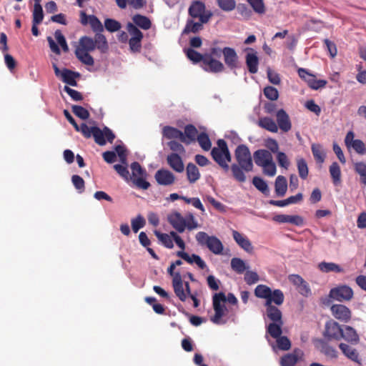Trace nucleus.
<instances>
[{"instance_id":"nucleus-1","label":"nucleus","mask_w":366,"mask_h":366,"mask_svg":"<svg viewBox=\"0 0 366 366\" xmlns=\"http://www.w3.org/2000/svg\"><path fill=\"white\" fill-rule=\"evenodd\" d=\"M76 131L81 132L83 136L87 139L92 136L95 142L100 146L105 145L107 141L112 143L115 139V134L107 127H104L103 129H101L98 127H89L86 124L82 123L81 125H79V129Z\"/></svg>"},{"instance_id":"nucleus-2","label":"nucleus","mask_w":366,"mask_h":366,"mask_svg":"<svg viewBox=\"0 0 366 366\" xmlns=\"http://www.w3.org/2000/svg\"><path fill=\"white\" fill-rule=\"evenodd\" d=\"M167 221L178 232L182 233L186 229L192 231L199 227L194 214L189 212L185 217L177 211H172L167 215Z\"/></svg>"},{"instance_id":"nucleus-3","label":"nucleus","mask_w":366,"mask_h":366,"mask_svg":"<svg viewBox=\"0 0 366 366\" xmlns=\"http://www.w3.org/2000/svg\"><path fill=\"white\" fill-rule=\"evenodd\" d=\"M228 302L232 305H237V299L232 293L227 296L224 292L215 293L212 297V305L214 310V315L211 317V321L215 324L222 323V318L225 315L227 308L224 303Z\"/></svg>"},{"instance_id":"nucleus-4","label":"nucleus","mask_w":366,"mask_h":366,"mask_svg":"<svg viewBox=\"0 0 366 366\" xmlns=\"http://www.w3.org/2000/svg\"><path fill=\"white\" fill-rule=\"evenodd\" d=\"M217 147L211 150L213 160L225 172L229 169V163L232 161V155L228 149L227 144L224 139H218Z\"/></svg>"},{"instance_id":"nucleus-5","label":"nucleus","mask_w":366,"mask_h":366,"mask_svg":"<svg viewBox=\"0 0 366 366\" xmlns=\"http://www.w3.org/2000/svg\"><path fill=\"white\" fill-rule=\"evenodd\" d=\"M255 164L262 168L263 173L269 177L275 175L277 169L271 152L266 149H258L253 154Z\"/></svg>"},{"instance_id":"nucleus-6","label":"nucleus","mask_w":366,"mask_h":366,"mask_svg":"<svg viewBox=\"0 0 366 366\" xmlns=\"http://www.w3.org/2000/svg\"><path fill=\"white\" fill-rule=\"evenodd\" d=\"M254 295L258 298L264 299L266 301L271 300L276 305H281L285 300V296L282 290L277 289L272 290L270 287L265 285H259L254 290Z\"/></svg>"},{"instance_id":"nucleus-7","label":"nucleus","mask_w":366,"mask_h":366,"mask_svg":"<svg viewBox=\"0 0 366 366\" xmlns=\"http://www.w3.org/2000/svg\"><path fill=\"white\" fill-rule=\"evenodd\" d=\"M197 242L206 246L214 254H222L224 247L222 242L215 236H209L204 232H199L196 234Z\"/></svg>"},{"instance_id":"nucleus-8","label":"nucleus","mask_w":366,"mask_h":366,"mask_svg":"<svg viewBox=\"0 0 366 366\" xmlns=\"http://www.w3.org/2000/svg\"><path fill=\"white\" fill-rule=\"evenodd\" d=\"M234 155L237 164L245 172H251L253 169V163L251 153L247 146L240 144L235 149Z\"/></svg>"},{"instance_id":"nucleus-9","label":"nucleus","mask_w":366,"mask_h":366,"mask_svg":"<svg viewBox=\"0 0 366 366\" xmlns=\"http://www.w3.org/2000/svg\"><path fill=\"white\" fill-rule=\"evenodd\" d=\"M188 14L192 19L202 20V22H208L212 16L210 11L206 10L204 3L201 1H193L190 4Z\"/></svg>"},{"instance_id":"nucleus-10","label":"nucleus","mask_w":366,"mask_h":366,"mask_svg":"<svg viewBox=\"0 0 366 366\" xmlns=\"http://www.w3.org/2000/svg\"><path fill=\"white\" fill-rule=\"evenodd\" d=\"M177 245L184 250L185 249V243L180 236L177 237L174 240ZM177 256L181 257L189 264L195 263L200 269H204L207 267L204 261L197 254H193L191 256L184 251H178Z\"/></svg>"},{"instance_id":"nucleus-11","label":"nucleus","mask_w":366,"mask_h":366,"mask_svg":"<svg viewBox=\"0 0 366 366\" xmlns=\"http://www.w3.org/2000/svg\"><path fill=\"white\" fill-rule=\"evenodd\" d=\"M353 296L352 289L346 285H340L332 288L329 293L330 298L340 302H349L353 298Z\"/></svg>"},{"instance_id":"nucleus-12","label":"nucleus","mask_w":366,"mask_h":366,"mask_svg":"<svg viewBox=\"0 0 366 366\" xmlns=\"http://www.w3.org/2000/svg\"><path fill=\"white\" fill-rule=\"evenodd\" d=\"M245 53V64L250 74H256L258 71L259 59L257 51L252 47H246L243 49Z\"/></svg>"},{"instance_id":"nucleus-13","label":"nucleus","mask_w":366,"mask_h":366,"mask_svg":"<svg viewBox=\"0 0 366 366\" xmlns=\"http://www.w3.org/2000/svg\"><path fill=\"white\" fill-rule=\"evenodd\" d=\"M330 310L332 315L341 322L347 323L352 318L351 310L345 305L334 304Z\"/></svg>"},{"instance_id":"nucleus-14","label":"nucleus","mask_w":366,"mask_h":366,"mask_svg":"<svg viewBox=\"0 0 366 366\" xmlns=\"http://www.w3.org/2000/svg\"><path fill=\"white\" fill-rule=\"evenodd\" d=\"M80 22L86 26L88 24L95 34L102 33L104 31V26L100 20L94 15H87L85 11H80Z\"/></svg>"},{"instance_id":"nucleus-15","label":"nucleus","mask_w":366,"mask_h":366,"mask_svg":"<svg viewBox=\"0 0 366 366\" xmlns=\"http://www.w3.org/2000/svg\"><path fill=\"white\" fill-rule=\"evenodd\" d=\"M342 328L335 320H330L325 324L324 336L328 340H340L342 337Z\"/></svg>"},{"instance_id":"nucleus-16","label":"nucleus","mask_w":366,"mask_h":366,"mask_svg":"<svg viewBox=\"0 0 366 366\" xmlns=\"http://www.w3.org/2000/svg\"><path fill=\"white\" fill-rule=\"evenodd\" d=\"M224 61L227 66L234 70L239 67V57L234 49L226 46L222 49Z\"/></svg>"},{"instance_id":"nucleus-17","label":"nucleus","mask_w":366,"mask_h":366,"mask_svg":"<svg viewBox=\"0 0 366 366\" xmlns=\"http://www.w3.org/2000/svg\"><path fill=\"white\" fill-rule=\"evenodd\" d=\"M202 67L204 71L210 73H219L224 70V64L220 61L214 59L211 55H205Z\"/></svg>"},{"instance_id":"nucleus-18","label":"nucleus","mask_w":366,"mask_h":366,"mask_svg":"<svg viewBox=\"0 0 366 366\" xmlns=\"http://www.w3.org/2000/svg\"><path fill=\"white\" fill-rule=\"evenodd\" d=\"M304 352L302 350L296 348L292 352L285 355L281 357V366H295L299 362L302 360Z\"/></svg>"},{"instance_id":"nucleus-19","label":"nucleus","mask_w":366,"mask_h":366,"mask_svg":"<svg viewBox=\"0 0 366 366\" xmlns=\"http://www.w3.org/2000/svg\"><path fill=\"white\" fill-rule=\"evenodd\" d=\"M154 178L159 185L169 186L175 182V176L168 169H161L156 172Z\"/></svg>"},{"instance_id":"nucleus-20","label":"nucleus","mask_w":366,"mask_h":366,"mask_svg":"<svg viewBox=\"0 0 366 366\" xmlns=\"http://www.w3.org/2000/svg\"><path fill=\"white\" fill-rule=\"evenodd\" d=\"M277 127L284 132H289L292 128V123L287 112L281 109L276 114Z\"/></svg>"},{"instance_id":"nucleus-21","label":"nucleus","mask_w":366,"mask_h":366,"mask_svg":"<svg viewBox=\"0 0 366 366\" xmlns=\"http://www.w3.org/2000/svg\"><path fill=\"white\" fill-rule=\"evenodd\" d=\"M172 287L176 296L182 302H184L187 300V293L184 292V282L180 274H176L172 279Z\"/></svg>"},{"instance_id":"nucleus-22","label":"nucleus","mask_w":366,"mask_h":366,"mask_svg":"<svg viewBox=\"0 0 366 366\" xmlns=\"http://www.w3.org/2000/svg\"><path fill=\"white\" fill-rule=\"evenodd\" d=\"M274 302L265 301L264 306L266 307V313L267 317L272 321L275 322H283L282 312L274 305H272Z\"/></svg>"},{"instance_id":"nucleus-23","label":"nucleus","mask_w":366,"mask_h":366,"mask_svg":"<svg viewBox=\"0 0 366 366\" xmlns=\"http://www.w3.org/2000/svg\"><path fill=\"white\" fill-rule=\"evenodd\" d=\"M273 220L279 223H290L296 226H301L304 219L299 215L277 214L273 217Z\"/></svg>"},{"instance_id":"nucleus-24","label":"nucleus","mask_w":366,"mask_h":366,"mask_svg":"<svg viewBox=\"0 0 366 366\" xmlns=\"http://www.w3.org/2000/svg\"><path fill=\"white\" fill-rule=\"evenodd\" d=\"M232 236L237 244L247 252L251 253L253 251V246L249 239L242 234L236 230L232 231Z\"/></svg>"},{"instance_id":"nucleus-25","label":"nucleus","mask_w":366,"mask_h":366,"mask_svg":"<svg viewBox=\"0 0 366 366\" xmlns=\"http://www.w3.org/2000/svg\"><path fill=\"white\" fill-rule=\"evenodd\" d=\"M167 164L177 172H182L184 169L181 157L177 153H171L167 157Z\"/></svg>"},{"instance_id":"nucleus-26","label":"nucleus","mask_w":366,"mask_h":366,"mask_svg":"<svg viewBox=\"0 0 366 366\" xmlns=\"http://www.w3.org/2000/svg\"><path fill=\"white\" fill-rule=\"evenodd\" d=\"M198 135L199 134L197 128L193 124H187L184 127V132L183 133V137H182V142L187 145L190 144L192 142L196 141Z\"/></svg>"},{"instance_id":"nucleus-27","label":"nucleus","mask_w":366,"mask_h":366,"mask_svg":"<svg viewBox=\"0 0 366 366\" xmlns=\"http://www.w3.org/2000/svg\"><path fill=\"white\" fill-rule=\"evenodd\" d=\"M80 74L79 72L73 71L68 69H63L61 76H60L61 80L72 86H77V81L76 79L79 77Z\"/></svg>"},{"instance_id":"nucleus-28","label":"nucleus","mask_w":366,"mask_h":366,"mask_svg":"<svg viewBox=\"0 0 366 366\" xmlns=\"http://www.w3.org/2000/svg\"><path fill=\"white\" fill-rule=\"evenodd\" d=\"M162 135L167 139H179L182 142L183 132L177 128L171 126H165L162 129Z\"/></svg>"},{"instance_id":"nucleus-29","label":"nucleus","mask_w":366,"mask_h":366,"mask_svg":"<svg viewBox=\"0 0 366 366\" xmlns=\"http://www.w3.org/2000/svg\"><path fill=\"white\" fill-rule=\"evenodd\" d=\"M94 44L101 53H106L109 49V44L106 36L102 33L95 34L94 37Z\"/></svg>"},{"instance_id":"nucleus-30","label":"nucleus","mask_w":366,"mask_h":366,"mask_svg":"<svg viewBox=\"0 0 366 366\" xmlns=\"http://www.w3.org/2000/svg\"><path fill=\"white\" fill-rule=\"evenodd\" d=\"M194 19H188L186 23V26L184 29V33H197L203 29V24L207 22H202V20L194 21Z\"/></svg>"},{"instance_id":"nucleus-31","label":"nucleus","mask_w":366,"mask_h":366,"mask_svg":"<svg viewBox=\"0 0 366 366\" xmlns=\"http://www.w3.org/2000/svg\"><path fill=\"white\" fill-rule=\"evenodd\" d=\"M133 23L137 27L139 26L144 30H147L151 28L152 22L150 19L141 14H135L132 17Z\"/></svg>"},{"instance_id":"nucleus-32","label":"nucleus","mask_w":366,"mask_h":366,"mask_svg":"<svg viewBox=\"0 0 366 366\" xmlns=\"http://www.w3.org/2000/svg\"><path fill=\"white\" fill-rule=\"evenodd\" d=\"M187 177L189 183L193 184L200 178V173L197 167L193 163H189L186 167Z\"/></svg>"},{"instance_id":"nucleus-33","label":"nucleus","mask_w":366,"mask_h":366,"mask_svg":"<svg viewBox=\"0 0 366 366\" xmlns=\"http://www.w3.org/2000/svg\"><path fill=\"white\" fill-rule=\"evenodd\" d=\"M96 49L94 39L92 37L84 36L79 39V46L76 50H82L86 51H92Z\"/></svg>"},{"instance_id":"nucleus-34","label":"nucleus","mask_w":366,"mask_h":366,"mask_svg":"<svg viewBox=\"0 0 366 366\" xmlns=\"http://www.w3.org/2000/svg\"><path fill=\"white\" fill-rule=\"evenodd\" d=\"M275 192L277 196L283 197L287 189V179L284 176L279 175L274 182Z\"/></svg>"},{"instance_id":"nucleus-35","label":"nucleus","mask_w":366,"mask_h":366,"mask_svg":"<svg viewBox=\"0 0 366 366\" xmlns=\"http://www.w3.org/2000/svg\"><path fill=\"white\" fill-rule=\"evenodd\" d=\"M258 125L271 132L276 133L278 131V127L276 122L270 117H263L259 119Z\"/></svg>"},{"instance_id":"nucleus-36","label":"nucleus","mask_w":366,"mask_h":366,"mask_svg":"<svg viewBox=\"0 0 366 366\" xmlns=\"http://www.w3.org/2000/svg\"><path fill=\"white\" fill-rule=\"evenodd\" d=\"M342 338L352 343H357L359 341V336L356 330L348 325L345 326V329L342 330Z\"/></svg>"},{"instance_id":"nucleus-37","label":"nucleus","mask_w":366,"mask_h":366,"mask_svg":"<svg viewBox=\"0 0 366 366\" xmlns=\"http://www.w3.org/2000/svg\"><path fill=\"white\" fill-rule=\"evenodd\" d=\"M318 268L322 272L328 273L334 272L336 273L343 272V269L337 264L334 262H322L318 264Z\"/></svg>"},{"instance_id":"nucleus-38","label":"nucleus","mask_w":366,"mask_h":366,"mask_svg":"<svg viewBox=\"0 0 366 366\" xmlns=\"http://www.w3.org/2000/svg\"><path fill=\"white\" fill-rule=\"evenodd\" d=\"M283 324V322L269 323L267 327V332L274 339L280 337L282 333V327Z\"/></svg>"},{"instance_id":"nucleus-39","label":"nucleus","mask_w":366,"mask_h":366,"mask_svg":"<svg viewBox=\"0 0 366 366\" xmlns=\"http://www.w3.org/2000/svg\"><path fill=\"white\" fill-rule=\"evenodd\" d=\"M89 51L82 50H75V54L77 59L83 64L88 66H93L94 61L93 57L89 54Z\"/></svg>"},{"instance_id":"nucleus-40","label":"nucleus","mask_w":366,"mask_h":366,"mask_svg":"<svg viewBox=\"0 0 366 366\" xmlns=\"http://www.w3.org/2000/svg\"><path fill=\"white\" fill-rule=\"evenodd\" d=\"M311 149L315 161L319 164H322L325 159V153L322 146L319 144H313Z\"/></svg>"},{"instance_id":"nucleus-41","label":"nucleus","mask_w":366,"mask_h":366,"mask_svg":"<svg viewBox=\"0 0 366 366\" xmlns=\"http://www.w3.org/2000/svg\"><path fill=\"white\" fill-rule=\"evenodd\" d=\"M184 51L186 53L187 57L193 63H203L205 54L203 55L192 48L184 49Z\"/></svg>"},{"instance_id":"nucleus-42","label":"nucleus","mask_w":366,"mask_h":366,"mask_svg":"<svg viewBox=\"0 0 366 366\" xmlns=\"http://www.w3.org/2000/svg\"><path fill=\"white\" fill-rule=\"evenodd\" d=\"M231 267L237 274H242L249 268L245 262L240 258L234 257L231 259Z\"/></svg>"},{"instance_id":"nucleus-43","label":"nucleus","mask_w":366,"mask_h":366,"mask_svg":"<svg viewBox=\"0 0 366 366\" xmlns=\"http://www.w3.org/2000/svg\"><path fill=\"white\" fill-rule=\"evenodd\" d=\"M319 348L322 353L331 358L337 357V351L332 346L329 345L322 340H319Z\"/></svg>"},{"instance_id":"nucleus-44","label":"nucleus","mask_w":366,"mask_h":366,"mask_svg":"<svg viewBox=\"0 0 366 366\" xmlns=\"http://www.w3.org/2000/svg\"><path fill=\"white\" fill-rule=\"evenodd\" d=\"M330 173L334 184L337 185L341 182V171L339 164L333 162L330 167Z\"/></svg>"},{"instance_id":"nucleus-45","label":"nucleus","mask_w":366,"mask_h":366,"mask_svg":"<svg viewBox=\"0 0 366 366\" xmlns=\"http://www.w3.org/2000/svg\"><path fill=\"white\" fill-rule=\"evenodd\" d=\"M199 146L204 151H209L212 147V142L209 139V135L205 132H201L197 137Z\"/></svg>"},{"instance_id":"nucleus-46","label":"nucleus","mask_w":366,"mask_h":366,"mask_svg":"<svg viewBox=\"0 0 366 366\" xmlns=\"http://www.w3.org/2000/svg\"><path fill=\"white\" fill-rule=\"evenodd\" d=\"M154 234L165 247L169 249L174 247L173 240L168 234L155 230Z\"/></svg>"},{"instance_id":"nucleus-47","label":"nucleus","mask_w":366,"mask_h":366,"mask_svg":"<svg viewBox=\"0 0 366 366\" xmlns=\"http://www.w3.org/2000/svg\"><path fill=\"white\" fill-rule=\"evenodd\" d=\"M231 171L233 177L239 182H244L246 181V176L244 173V169L238 164H233L231 166Z\"/></svg>"},{"instance_id":"nucleus-48","label":"nucleus","mask_w":366,"mask_h":366,"mask_svg":"<svg viewBox=\"0 0 366 366\" xmlns=\"http://www.w3.org/2000/svg\"><path fill=\"white\" fill-rule=\"evenodd\" d=\"M253 185L260 192L264 194H268L269 192L267 182L259 177H254L252 179Z\"/></svg>"},{"instance_id":"nucleus-49","label":"nucleus","mask_w":366,"mask_h":366,"mask_svg":"<svg viewBox=\"0 0 366 366\" xmlns=\"http://www.w3.org/2000/svg\"><path fill=\"white\" fill-rule=\"evenodd\" d=\"M104 28L109 32H116L122 28V24L118 21L107 18L104 20Z\"/></svg>"},{"instance_id":"nucleus-50","label":"nucleus","mask_w":366,"mask_h":366,"mask_svg":"<svg viewBox=\"0 0 366 366\" xmlns=\"http://www.w3.org/2000/svg\"><path fill=\"white\" fill-rule=\"evenodd\" d=\"M217 6L224 11L229 12L236 7L235 0H216Z\"/></svg>"},{"instance_id":"nucleus-51","label":"nucleus","mask_w":366,"mask_h":366,"mask_svg":"<svg viewBox=\"0 0 366 366\" xmlns=\"http://www.w3.org/2000/svg\"><path fill=\"white\" fill-rule=\"evenodd\" d=\"M297 166L300 178L302 179H307L309 171L306 161L303 158L297 159Z\"/></svg>"},{"instance_id":"nucleus-52","label":"nucleus","mask_w":366,"mask_h":366,"mask_svg":"<svg viewBox=\"0 0 366 366\" xmlns=\"http://www.w3.org/2000/svg\"><path fill=\"white\" fill-rule=\"evenodd\" d=\"M307 83L311 89L317 90L320 88L325 87L327 82L326 80L316 79L315 76L312 74L311 76H309V79Z\"/></svg>"},{"instance_id":"nucleus-53","label":"nucleus","mask_w":366,"mask_h":366,"mask_svg":"<svg viewBox=\"0 0 366 366\" xmlns=\"http://www.w3.org/2000/svg\"><path fill=\"white\" fill-rule=\"evenodd\" d=\"M339 347L342 350V352L350 359L355 360L357 358L358 355L356 350L352 348L348 345L345 343H340Z\"/></svg>"},{"instance_id":"nucleus-54","label":"nucleus","mask_w":366,"mask_h":366,"mask_svg":"<svg viewBox=\"0 0 366 366\" xmlns=\"http://www.w3.org/2000/svg\"><path fill=\"white\" fill-rule=\"evenodd\" d=\"M72 112L79 118L85 120L89 117V112L87 109L81 106L73 105L71 107Z\"/></svg>"},{"instance_id":"nucleus-55","label":"nucleus","mask_w":366,"mask_h":366,"mask_svg":"<svg viewBox=\"0 0 366 366\" xmlns=\"http://www.w3.org/2000/svg\"><path fill=\"white\" fill-rule=\"evenodd\" d=\"M71 182L79 193H82L84 191L85 182L82 177L77 174H74L71 177Z\"/></svg>"},{"instance_id":"nucleus-56","label":"nucleus","mask_w":366,"mask_h":366,"mask_svg":"<svg viewBox=\"0 0 366 366\" xmlns=\"http://www.w3.org/2000/svg\"><path fill=\"white\" fill-rule=\"evenodd\" d=\"M132 173L134 177H141L146 175V170L143 169L139 163L134 162L131 164Z\"/></svg>"},{"instance_id":"nucleus-57","label":"nucleus","mask_w":366,"mask_h":366,"mask_svg":"<svg viewBox=\"0 0 366 366\" xmlns=\"http://www.w3.org/2000/svg\"><path fill=\"white\" fill-rule=\"evenodd\" d=\"M127 30L131 38H140L143 39L144 36L142 32L132 23L129 22L127 24Z\"/></svg>"},{"instance_id":"nucleus-58","label":"nucleus","mask_w":366,"mask_h":366,"mask_svg":"<svg viewBox=\"0 0 366 366\" xmlns=\"http://www.w3.org/2000/svg\"><path fill=\"white\" fill-rule=\"evenodd\" d=\"M247 2L252 6L253 10L258 14H264L265 7L263 0H247Z\"/></svg>"},{"instance_id":"nucleus-59","label":"nucleus","mask_w":366,"mask_h":366,"mask_svg":"<svg viewBox=\"0 0 366 366\" xmlns=\"http://www.w3.org/2000/svg\"><path fill=\"white\" fill-rule=\"evenodd\" d=\"M264 94L268 99L272 101H275L279 97L277 89L271 86H267L264 89Z\"/></svg>"},{"instance_id":"nucleus-60","label":"nucleus","mask_w":366,"mask_h":366,"mask_svg":"<svg viewBox=\"0 0 366 366\" xmlns=\"http://www.w3.org/2000/svg\"><path fill=\"white\" fill-rule=\"evenodd\" d=\"M276 340L279 349L288 350L291 347V342L286 336H280V337L276 338Z\"/></svg>"},{"instance_id":"nucleus-61","label":"nucleus","mask_w":366,"mask_h":366,"mask_svg":"<svg viewBox=\"0 0 366 366\" xmlns=\"http://www.w3.org/2000/svg\"><path fill=\"white\" fill-rule=\"evenodd\" d=\"M54 36L59 44L62 48L63 51L64 52H67L69 51V46L67 45L66 39L64 36L62 34L61 31L60 30H56L54 32Z\"/></svg>"},{"instance_id":"nucleus-62","label":"nucleus","mask_w":366,"mask_h":366,"mask_svg":"<svg viewBox=\"0 0 366 366\" xmlns=\"http://www.w3.org/2000/svg\"><path fill=\"white\" fill-rule=\"evenodd\" d=\"M44 19V12L42 6H34L32 11V21L35 23H41Z\"/></svg>"},{"instance_id":"nucleus-63","label":"nucleus","mask_w":366,"mask_h":366,"mask_svg":"<svg viewBox=\"0 0 366 366\" xmlns=\"http://www.w3.org/2000/svg\"><path fill=\"white\" fill-rule=\"evenodd\" d=\"M142 39L140 38H130L129 40V45L130 50L132 52H139L142 48Z\"/></svg>"},{"instance_id":"nucleus-64","label":"nucleus","mask_w":366,"mask_h":366,"mask_svg":"<svg viewBox=\"0 0 366 366\" xmlns=\"http://www.w3.org/2000/svg\"><path fill=\"white\" fill-rule=\"evenodd\" d=\"M145 224L144 219L139 215L134 219H132V228L134 232H137Z\"/></svg>"}]
</instances>
